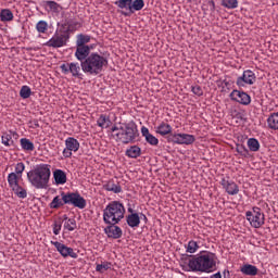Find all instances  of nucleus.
I'll return each instance as SVG.
<instances>
[{
  "label": "nucleus",
  "mask_w": 278,
  "mask_h": 278,
  "mask_svg": "<svg viewBox=\"0 0 278 278\" xmlns=\"http://www.w3.org/2000/svg\"><path fill=\"white\" fill-rule=\"evenodd\" d=\"M142 8H144V0H135V1L131 0L130 12H134V10L136 12H140Z\"/></svg>",
  "instance_id": "4c0bfd02"
},
{
  "label": "nucleus",
  "mask_w": 278,
  "mask_h": 278,
  "mask_svg": "<svg viewBox=\"0 0 278 278\" xmlns=\"http://www.w3.org/2000/svg\"><path fill=\"white\" fill-rule=\"evenodd\" d=\"M63 205H73L74 207H78V210H84L86 207V199L79 192H62L61 198L59 195L53 198L50 208L58 210Z\"/></svg>",
  "instance_id": "20e7f679"
},
{
  "label": "nucleus",
  "mask_w": 278,
  "mask_h": 278,
  "mask_svg": "<svg viewBox=\"0 0 278 278\" xmlns=\"http://www.w3.org/2000/svg\"><path fill=\"white\" fill-rule=\"evenodd\" d=\"M106 228H104V232L106 233L108 238H113L114 240H118L123 236V229L116 226V224H109Z\"/></svg>",
  "instance_id": "f3484780"
},
{
  "label": "nucleus",
  "mask_w": 278,
  "mask_h": 278,
  "mask_svg": "<svg viewBox=\"0 0 278 278\" xmlns=\"http://www.w3.org/2000/svg\"><path fill=\"white\" fill-rule=\"evenodd\" d=\"M186 249L187 253H197V251H199V243H197L194 240H191L188 242Z\"/></svg>",
  "instance_id": "a19ab883"
},
{
  "label": "nucleus",
  "mask_w": 278,
  "mask_h": 278,
  "mask_svg": "<svg viewBox=\"0 0 278 278\" xmlns=\"http://www.w3.org/2000/svg\"><path fill=\"white\" fill-rule=\"evenodd\" d=\"M124 16H127V13H124Z\"/></svg>",
  "instance_id": "5fc2aeb1"
},
{
  "label": "nucleus",
  "mask_w": 278,
  "mask_h": 278,
  "mask_svg": "<svg viewBox=\"0 0 278 278\" xmlns=\"http://www.w3.org/2000/svg\"><path fill=\"white\" fill-rule=\"evenodd\" d=\"M115 4L119 10H129L131 12V0H117Z\"/></svg>",
  "instance_id": "c9c22d12"
},
{
  "label": "nucleus",
  "mask_w": 278,
  "mask_h": 278,
  "mask_svg": "<svg viewBox=\"0 0 278 278\" xmlns=\"http://www.w3.org/2000/svg\"><path fill=\"white\" fill-rule=\"evenodd\" d=\"M126 222L128 227L136 229L137 227H140V215H138V213L129 214L126 217Z\"/></svg>",
  "instance_id": "412c9836"
},
{
  "label": "nucleus",
  "mask_w": 278,
  "mask_h": 278,
  "mask_svg": "<svg viewBox=\"0 0 278 278\" xmlns=\"http://www.w3.org/2000/svg\"><path fill=\"white\" fill-rule=\"evenodd\" d=\"M98 127H101V129H108L110 125H112V121L110 119V116L106 114H101L99 118L97 119Z\"/></svg>",
  "instance_id": "393cba45"
},
{
  "label": "nucleus",
  "mask_w": 278,
  "mask_h": 278,
  "mask_svg": "<svg viewBox=\"0 0 278 278\" xmlns=\"http://www.w3.org/2000/svg\"><path fill=\"white\" fill-rule=\"evenodd\" d=\"M141 153H142V150L138 146H131L126 150L127 157H131L132 160L140 157Z\"/></svg>",
  "instance_id": "bb28decb"
},
{
  "label": "nucleus",
  "mask_w": 278,
  "mask_h": 278,
  "mask_svg": "<svg viewBox=\"0 0 278 278\" xmlns=\"http://www.w3.org/2000/svg\"><path fill=\"white\" fill-rule=\"evenodd\" d=\"M141 135L144 136L148 144H151L152 147H157V144H160V140L151 132H149V128H147L146 126L141 128Z\"/></svg>",
  "instance_id": "6ab92c4d"
},
{
  "label": "nucleus",
  "mask_w": 278,
  "mask_h": 278,
  "mask_svg": "<svg viewBox=\"0 0 278 278\" xmlns=\"http://www.w3.org/2000/svg\"><path fill=\"white\" fill-rule=\"evenodd\" d=\"M108 66V58L92 52L80 63L83 73L86 75H100L103 73V67Z\"/></svg>",
  "instance_id": "39448f33"
},
{
  "label": "nucleus",
  "mask_w": 278,
  "mask_h": 278,
  "mask_svg": "<svg viewBox=\"0 0 278 278\" xmlns=\"http://www.w3.org/2000/svg\"><path fill=\"white\" fill-rule=\"evenodd\" d=\"M36 29L38 34H46L47 30L49 29V24L46 21H39L36 24Z\"/></svg>",
  "instance_id": "ea45409f"
},
{
  "label": "nucleus",
  "mask_w": 278,
  "mask_h": 278,
  "mask_svg": "<svg viewBox=\"0 0 278 278\" xmlns=\"http://www.w3.org/2000/svg\"><path fill=\"white\" fill-rule=\"evenodd\" d=\"M227 275L229 277V270H224V278H227Z\"/></svg>",
  "instance_id": "3c124183"
},
{
  "label": "nucleus",
  "mask_w": 278,
  "mask_h": 278,
  "mask_svg": "<svg viewBox=\"0 0 278 278\" xmlns=\"http://www.w3.org/2000/svg\"><path fill=\"white\" fill-rule=\"evenodd\" d=\"M20 97L22 99H29L31 97V88L29 86H23L20 90Z\"/></svg>",
  "instance_id": "79ce46f5"
},
{
  "label": "nucleus",
  "mask_w": 278,
  "mask_h": 278,
  "mask_svg": "<svg viewBox=\"0 0 278 278\" xmlns=\"http://www.w3.org/2000/svg\"><path fill=\"white\" fill-rule=\"evenodd\" d=\"M29 184L37 190H47L51 179V165L38 164L33 170L27 173Z\"/></svg>",
  "instance_id": "7ed1b4c3"
},
{
  "label": "nucleus",
  "mask_w": 278,
  "mask_h": 278,
  "mask_svg": "<svg viewBox=\"0 0 278 278\" xmlns=\"http://www.w3.org/2000/svg\"><path fill=\"white\" fill-rule=\"evenodd\" d=\"M60 8L62 7L55 1L45 2V9L47 10V12H60Z\"/></svg>",
  "instance_id": "473e14b6"
},
{
  "label": "nucleus",
  "mask_w": 278,
  "mask_h": 278,
  "mask_svg": "<svg viewBox=\"0 0 278 278\" xmlns=\"http://www.w3.org/2000/svg\"><path fill=\"white\" fill-rule=\"evenodd\" d=\"M230 99L231 101H236L237 103H240L241 105H251V96L244 91L240 90H232L230 92Z\"/></svg>",
  "instance_id": "ddd939ff"
},
{
  "label": "nucleus",
  "mask_w": 278,
  "mask_h": 278,
  "mask_svg": "<svg viewBox=\"0 0 278 278\" xmlns=\"http://www.w3.org/2000/svg\"><path fill=\"white\" fill-rule=\"evenodd\" d=\"M68 37L65 34H54L52 38L46 42V47H52L53 49H60L65 47Z\"/></svg>",
  "instance_id": "f8f14e48"
},
{
  "label": "nucleus",
  "mask_w": 278,
  "mask_h": 278,
  "mask_svg": "<svg viewBox=\"0 0 278 278\" xmlns=\"http://www.w3.org/2000/svg\"><path fill=\"white\" fill-rule=\"evenodd\" d=\"M18 179H21V176L16 175V173H14V172H12L8 175V184L11 189L18 186Z\"/></svg>",
  "instance_id": "2f4dec72"
},
{
  "label": "nucleus",
  "mask_w": 278,
  "mask_h": 278,
  "mask_svg": "<svg viewBox=\"0 0 278 278\" xmlns=\"http://www.w3.org/2000/svg\"><path fill=\"white\" fill-rule=\"evenodd\" d=\"M88 42H90L89 35H84V34L77 35L76 47H87L86 45H88Z\"/></svg>",
  "instance_id": "72a5a7b5"
},
{
  "label": "nucleus",
  "mask_w": 278,
  "mask_h": 278,
  "mask_svg": "<svg viewBox=\"0 0 278 278\" xmlns=\"http://www.w3.org/2000/svg\"><path fill=\"white\" fill-rule=\"evenodd\" d=\"M140 218H141V220H144V223H147L149 219L147 218V215H144V214H140Z\"/></svg>",
  "instance_id": "8fccbe9b"
},
{
  "label": "nucleus",
  "mask_w": 278,
  "mask_h": 278,
  "mask_svg": "<svg viewBox=\"0 0 278 278\" xmlns=\"http://www.w3.org/2000/svg\"><path fill=\"white\" fill-rule=\"evenodd\" d=\"M197 138L190 134H174L173 140L174 144H194Z\"/></svg>",
  "instance_id": "4468645a"
},
{
  "label": "nucleus",
  "mask_w": 278,
  "mask_h": 278,
  "mask_svg": "<svg viewBox=\"0 0 278 278\" xmlns=\"http://www.w3.org/2000/svg\"><path fill=\"white\" fill-rule=\"evenodd\" d=\"M125 218V205L118 201H113L103 211V222L105 225H118Z\"/></svg>",
  "instance_id": "423d86ee"
},
{
  "label": "nucleus",
  "mask_w": 278,
  "mask_h": 278,
  "mask_svg": "<svg viewBox=\"0 0 278 278\" xmlns=\"http://www.w3.org/2000/svg\"><path fill=\"white\" fill-rule=\"evenodd\" d=\"M256 79L257 77L255 76V73L251 70H247L237 78V86H239V88H244V86H253Z\"/></svg>",
  "instance_id": "9d476101"
},
{
  "label": "nucleus",
  "mask_w": 278,
  "mask_h": 278,
  "mask_svg": "<svg viewBox=\"0 0 278 278\" xmlns=\"http://www.w3.org/2000/svg\"><path fill=\"white\" fill-rule=\"evenodd\" d=\"M104 190H106L108 192H114V194H121V192H123V188L121 187V185H116L114 184L113 180L108 181L104 186H103Z\"/></svg>",
  "instance_id": "b1692460"
},
{
  "label": "nucleus",
  "mask_w": 278,
  "mask_h": 278,
  "mask_svg": "<svg viewBox=\"0 0 278 278\" xmlns=\"http://www.w3.org/2000/svg\"><path fill=\"white\" fill-rule=\"evenodd\" d=\"M248 148L254 153L260 151V141L255 138L248 139Z\"/></svg>",
  "instance_id": "f704fd0d"
},
{
  "label": "nucleus",
  "mask_w": 278,
  "mask_h": 278,
  "mask_svg": "<svg viewBox=\"0 0 278 278\" xmlns=\"http://www.w3.org/2000/svg\"><path fill=\"white\" fill-rule=\"evenodd\" d=\"M65 223H64V229L67 231H75L77 229V222L75 218H68V216H63Z\"/></svg>",
  "instance_id": "cd10ccee"
},
{
  "label": "nucleus",
  "mask_w": 278,
  "mask_h": 278,
  "mask_svg": "<svg viewBox=\"0 0 278 278\" xmlns=\"http://www.w3.org/2000/svg\"><path fill=\"white\" fill-rule=\"evenodd\" d=\"M218 257L214 252L201 251L188 260L189 269L192 273H214Z\"/></svg>",
  "instance_id": "f03ea898"
},
{
  "label": "nucleus",
  "mask_w": 278,
  "mask_h": 278,
  "mask_svg": "<svg viewBox=\"0 0 278 278\" xmlns=\"http://www.w3.org/2000/svg\"><path fill=\"white\" fill-rule=\"evenodd\" d=\"M25 172V163L20 162L15 165V175L17 177H23V173Z\"/></svg>",
  "instance_id": "37998d69"
},
{
  "label": "nucleus",
  "mask_w": 278,
  "mask_h": 278,
  "mask_svg": "<svg viewBox=\"0 0 278 278\" xmlns=\"http://www.w3.org/2000/svg\"><path fill=\"white\" fill-rule=\"evenodd\" d=\"M11 190L18 199H27V189L21 187V185H16L15 187L11 188Z\"/></svg>",
  "instance_id": "c85d7f7f"
},
{
  "label": "nucleus",
  "mask_w": 278,
  "mask_h": 278,
  "mask_svg": "<svg viewBox=\"0 0 278 278\" xmlns=\"http://www.w3.org/2000/svg\"><path fill=\"white\" fill-rule=\"evenodd\" d=\"M257 270H258L257 267L251 264H244L240 268V271L242 273V275H248L250 277H255V275H257Z\"/></svg>",
  "instance_id": "5701e85b"
},
{
  "label": "nucleus",
  "mask_w": 278,
  "mask_h": 278,
  "mask_svg": "<svg viewBox=\"0 0 278 278\" xmlns=\"http://www.w3.org/2000/svg\"><path fill=\"white\" fill-rule=\"evenodd\" d=\"M191 90L193 94H197V97H203V89L201 86H193Z\"/></svg>",
  "instance_id": "a18cd8bd"
},
{
  "label": "nucleus",
  "mask_w": 278,
  "mask_h": 278,
  "mask_svg": "<svg viewBox=\"0 0 278 278\" xmlns=\"http://www.w3.org/2000/svg\"><path fill=\"white\" fill-rule=\"evenodd\" d=\"M267 125L269 129H278V112L273 113L268 118H267Z\"/></svg>",
  "instance_id": "c756f323"
},
{
  "label": "nucleus",
  "mask_w": 278,
  "mask_h": 278,
  "mask_svg": "<svg viewBox=\"0 0 278 278\" xmlns=\"http://www.w3.org/2000/svg\"><path fill=\"white\" fill-rule=\"evenodd\" d=\"M53 177L56 186H64L66 184V173L62 169H56L53 172Z\"/></svg>",
  "instance_id": "4be33fe9"
},
{
  "label": "nucleus",
  "mask_w": 278,
  "mask_h": 278,
  "mask_svg": "<svg viewBox=\"0 0 278 278\" xmlns=\"http://www.w3.org/2000/svg\"><path fill=\"white\" fill-rule=\"evenodd\" d=\"M128 212H129V214H136V213H134V208H131V207H128Z\"/></svg>",
  "instance_id": "603ef678"
},
{
  "label": "nucleus",
  "mask_w": 278,
  "mask_h": 278,
  "mask_svg": "<svg viewBox=\"0 0 278 278\" xmlns=\"http://www.w3.org/2000/svg\"><path fill=\"white\" fill-rule=\"evenodd\" d=\"M237 153H239L240 155H247V153H249V150H247V148L244 146H237L236 149Z\"/></svg>",
  "instance_id": "49530a36"
},
{
  "label": "nucleus",
  "mask_w": 278,
  "mask_h": 278,
  "mask_svg": "<svg viewBox=\"0 0 278 278\" xmlns=\"http://www.w3.org/2000/svg\"><path fill=\"white\" fill-rule=\"evenodd\" d=\"M79 141L75 137H67L65 139V149L63 150L64 157H73V153L79 151Z\"/></svg>",
  "instance_id": "1a4fd4ad"
},
{
  "label": "nucleus",
  "mask_w": 278,
  "mask_h": 278,
  "mask_svg": "<svg viewBox=\"0 0 278 278\" xmlns=\"http://www.w3.org/2000/svg\"><path fill=\"white\" fill-rule=\"evenodd\" d=\"M90 56V46H76L75 58L78 62H85Z\"/></svg>",
  "instance_id": "dca6fc26"
},
{
  "label": "nucleus",
  "mask_w": 278,
  "mask_h": 278,
  "mask_svg": "<svg viewBox=\"0 0 278 278\" xmlns=\"http://www.w3.org/2000/svg\"><path fill=\"white\" fill-rule=\"evenodd\" d=\"M189 3H191L192 0H187Z\"/></svg>",
  "instance_id": "864d4df0"
},
{
  "label": "nucleus",
  "mask_w": 278,
  "mask_h": 278,
  "mask_svg": "<svg viewBox=\"0 0 278 278\" xmlns=\"http://www.w3.org/2000/svg\"><path fill=\"white\" fill-rule=\"evenodd\" d=\"M51 244L56 249V251L62 255V257H72L73 260H77L78 255L73 248L66 247L60 241H51Z\"/></svg>",
  "instance_id": "9b49d317"
},
{
  "label": "nucleus",
  "mask_w": 278,
  "mask_h": 278,
  "mask_svg": "<svg viewBox=\"0 0 278 278\" xmlns=\"http://www.w3.org/2000/svg\"><path fill=\"white\" fill-rule=\"evenodd\" d=\"M18 138V134L16 131L10 130L9 132H3L1 137V142L4 147H14V139Z\"/></svg>",
  "instance_id": "a211bd4d"
},
{
  "label": "nucleus",
  "mask_w": 278,
  "mask_h": 278,
  "mask_svg": "<svg viewBox=\"0 0 278 278\" xmlns=\"http://www.w3.org/2000/svg\"><path fill=\"white\" fill-rule=\"evenodd\" d=\"M140 132L135 122L118 123L111 128V138L121 144H134Z\"/></svg>",
  "instance_id": "f257e3e1"
},
{
  "label": "nucleus",
  "mask_w": 278,
  "mask_h": 278,
  "mask_svg": "<svg viewBox=\"0 0 278 278\" xmlns=\"http://www.w3.org/2000/svg\"><path fill=\"white\" fill-rule=\"evenodd\" d=\"M211 278H223V275L220 274V271H218L216 274H213Z\"/></svg>",
  "instance_id": "09e8293b"
},
{
  "label": "nucleus",
  "mask_w": 278,
  "mask_h": 278,
  "mask_svg": "<svg viewBox=\"0 0 278 278\" xmlns=\"http://www.w3.org/2000/svg\"><path fill=\"white\" fill-rule=\"evenodd\" d=\"M238 3V0H222V5L226 8V10H236Z\"/></svg>",
  "instance_id": "e433bc0d"
},
{
  "label": "nucleus",
  "mask_w": 278,
  "mask_h": 278,
  "mask_svg": "<svg viewBox=\"0 0 278 278\" xmlns=\"http://www.w3.org/2000/svg\"><path fill=\"white\" fill-rule=\"evenodd\" d=\"M0 21L2 23H10V21H14V13L10 9H2L0 11Z\"/></svg>",
  "instance_id": "a878e982"
},
{
  "label": "nucleus",
  "mask_w": 278,
  "mask_h": 278,
  "mask_svg": "<svg viewBox=\"0 0 278 278\" xmlns=\"http://www.w3.org/2000/svg\"><path fill=\"white\" fill-rule=\"evenodd\" d=\"M155 132L159 134L160 136H168L169 134H173V126L166 122H161L156 127H155Z\"/></svg>",
  "instance_id": "aec40b11"
},
{
  "label": "nucleus",
  "mask_w": 278,
  "mask_h": 278,
  "mask_svg": "<svg viewBox=\"0 0 278 278\" xmlns=\"http://www.w3.org/2000/svg\"><path fill=\"white\" fill-rule=\"evenodd\" d=\"M61 73L63 75H72V77H76L77 79H81V66H79V63H63L60 66Z\"/></svg>",
  "instance_id": "6e6552de"
},
{
  "label": "nucleus",
  "mask_w": 278,
  "mask_h": 278,
  "mask_svg": "<svg viewBox=\"0 0 278 278\" xmlns=\"http://www.w3.org/2000/svg\"><path fill=\"white\" fill-rule=\"evenodd\" d=\"M220 186L230 197H236V194L240 192V187H238V184H236L233 180L223 178L220 180Z\"/></svg>",
  "instance_id": "2eb2a0df"
},
{
  "label": "nucleus",
  "mask_w": 278,
  "mask_h": 278,
  "mask_svg": "<svg viewBox=\"0 0 278 278\" xmlns=\"http://www.w3.org/2000/svg\"><path fill=\"white\" fill-rule=\"evenodd\" d=\"M20 144H21V148L23 149V151H34V149H36L34 147V142H31V140H29L27 138H22L20 140Z\"/></svg>",
  "instance_id": "7c9ffc66"
},
{
  "label": "nucleus",
  "mask_w": 278,
  "mask_h": 278,
  "mask_svg": "<svg viewBox=\"0 0 278 278\" xmlns=\"http://www.w3.org/2000/svg\"><path fill=\"white\" fill-rule=\"evenodd\" d=\"M110 268H112V263L110 262H102L101 264L96 265V271L101 274L110 270Z\"/></svg>",
  "instance_id": "58836bf2"
},
{
  "label": "nucleus",
  "mask_w": 278,
  "mask_h": 278,
  "mask_svg": "<svg viewBox=\"0 0 278 278\" xmlns=\"http://www.w3.org/2000/svg\"><path fill=\"white\" fill-rule=\"evenodd\" d=\"M245 217L253 229H260L261 227H264L266 223V215H264L262 208L257 206H253L251 211H248Z\"/></svg>",
  "instance_id": "0eeeda50"
},
{
  "label": "nucleus",
  "mask_w": 278,
  "mask_h": 278,
  "mask_svg": "<svg viewBox=\"0 0 278 278\" xmlns=\"http://www.w3.org/2000/svg\"><path fill=\"white\" fill-rule=\"evenodd\" d=\"M52 227L54 236H60V231H62V219L55 220Z\"/></svg>",
  "instance_id": "c03bdc74"
},
{
  "label": "nucleus",
  "mask_w": 278,
  "mask_h": 278,
  "mask_svg": "<svg viewBox=\"0 0 278 278\" xmlns=\"http://www.w3.org/2000/svg\"><path fill=\"white\" fill-rule=\"evenodd\" d=\"M208 5L211 8V12H214L216 10V3L214 0L208 1Z\"/></svg>",
  "instance_id": "de8ad7c7"
}]
</instances>
